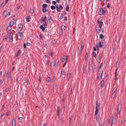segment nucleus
<instances>
[{
  "instance_id": "obj_1",
  "label": "nucleus",
  "mask_w": 126,
  "mask_h": 126,
  "mask_svg": "<svg viewBox=\"0 0 126 126\" xmlns=\"http://www.w3.org/2000/svg\"><path fill=\"white\" fill-rule=\"evenodd\" d=\"M12 26L9 25L7 27V31L8 33H10V34L9 36L10 41L12 42L13 41V34L12 32H11V30L12 29Z\"/></svg>"
},
{
  "instance_id": "obj_2",
  "label": "nucleus",
  "mask_w": 126,
  "mask_h": 126,
  "mask_svg": "<svg viewBox=\"0 0 126 126\" xmlns=\"http://www.w3.org/2000/svg\"><path fill=\"white\" fill-rule=\"evenodd\" d=\"M117 115L116 114H115L112 118L111 124L115 123L117 122Z\"/></svg>"
},
{
  "instance_id": "obj_3",
  "label": "nucleus",
  "mask_w": 126,
  "mask_h": 126,
  "mask_svg": "<svg viewBox=\"0 0 126 126\" xmlns=\"http://www.w3.org/2000/svg\"><path fill=\"white\" fill-rule=\"evenodd\" d=\"M23 36L21 32H18L17 34V38L19 40H20L22 39Z\"/></svg>"
},
{
  "instance_id": "obj_4",
  "label": "nucleus",
  "mask_w": 126,
  "mask_h": 126,
  "mask_svg": "<svg viewBox=\"0 0 126 126\" xmlns=\"http://www.w3.org/2000/svg\"><path fill=\"white\" fill-rule=\"evenodd\" d=\"M98 13L100 15H104L105 14V12L103 9L100 8L99 11L98 12Z\"/></svg>"
},
{
  "instance_id": "obj_5",
  "label": "nucleus",
  "mask_w": 126,
  "mask_h": 126,
  "mask_svg": "<svg viewBox=\"0 0 126 126\" xmlns=\"http://www.w3.org/2000/svg\"><path fill=\"white\" fill-rule=\"evenodd\" d=\"M23 26L21 24H19L18 26V28L17 29L18 32H20L22 29Z\"/></svg>"
},
{
  "instance_id": "obj_6",
  "label": "nucleus",
  "mask_w": 126,
  "mask_h": 126,
  "mask_svg": "<svg viewBox=\"0 0 126 126\" xmlns=\"http://www.w3.org/2000/svg\"><path fill=\"white\" fill-rule=\"evenodd\" d=\"M46 25V23H43V24L42 25H41L40 26V28L41 29H42L43 31H44L45 29Z\"/></svg>"
},
{
  "instance_id": "obj_7",
  "label": "nucleus",
  "mask_w": 126,
  "mask_h": 126,
  "mask_svg": "<svg viewBox=\"0 0 126 126\" xmlns=\"http://www.w3.org/2000/svg\"><path fill=\"white\" fill-rule=\"evenodd\" d=\"M16 21L14 19L11 20L9 23V25L12 26L16 22Z\"/></svg>"
},
{
  "instance_id": "obj_8",
  "label": "nucleus",
  "mask_w": 126,
  "mask_h": 126,
  "mask_svg": "<svg viewBox=\"0 0 126 126\" xmlns=\"http://www.w3.org/2000/svg\"><path fill=\"white\" fill-rule=\"evenodd\" d=\"M44 16V17H42L41 18L40 20H41V22L42 23L44 22V23H46L45 19L46 18H47V17L45 15Z\"/></svg>"
},
{
  "instance_id": "obj_9",
  "label": "nucleus",
  "mask_w": 126,
  "mask_h": 126,
  "mask_svg": "<svg viewBox=\"0 0 126 126\" xmlns=\"http://www.w3.org/2000/svg\"><path fill=\"white\" fill-rule=\"evenodd\" d=\"M122 109V108L121 107V106L119 107V106L118 108V114H120V113L121 111V109Z\"/></svg>"
},
{
  "instance_id": "obj_10",
  "label": "nucleus",
  "mask_w": 126,
  "mask_h": 126,
  "mask_svg": "<svg viewBox=\"0 0 126 126\" xmlns=\"http://www.w3.org/2000/svg\"><path fill=\"white\" fill-rule=\"evenodd\" d=\"M83 47V45H81V47H80V48H79V47L78 48V52L79 53L82 50V49Z\"/></svg>"
},
{
  "instance_id": "obj_11",
  "label": "nucleus",
  "mask_w": 126,
  "mask_h": 126,
  "mask_svg": "<svg viewBox=\"0 0 126 126\" xmlns=\"http://www.w3.org/2000/svg\"><path fill=\"white\" fill-rule=\"evenodd\" d=\"M3 16L4 17H6L8 15V13L6 11H4L3 14Z\"/></svg>"
},
{
  "instance_id": "obj_12",
  "label": "nucleus",
  "mask_w": 126,
  "mask_h": 126,
  "mask_svg": "<svg viewBox=\"0 0 126 126\" xmlns=\"http://www.w3.org/2000/svg\"><path fill=\"white\" fill-rule=\"evenodd\" d=\"M71 77V74L70 73H68L67 75V81H68Z\"/></svg>"
},
{
  "instance_id": "obj_13",
  "label": "nucleus",
  "mask_w": 126,
  "mask_h": 126,
  "mask_svg": "<svg viewBox=\"0 0 126 126\" xmlns=\"http://www.w3.org/2000/svg\"><path fill=\"white\" fill-rule=\"evenodd\" d=\"M103 55L102 53H100L99 56V60H101L102 59Z\"/></svg>"
},
{
  "instance_id": "obj_14",
  "label": "nucleus",
  "mask_w": 126,
  "mask_h": 126,
  "mask_svg": "<svg viewBox=\"0 0 126 126\" xmlns=\"http://www.w3.org/2000/svg\"><path fill=\"white\" fill-rule=\"evenodd\" d=\"M21 52V50H19L18 51L17 53L16 54L14 58H16L19 55V54L20 52Z\"/></svg>"
},
{
  "instance_id": "obj_15",
  "label": "nucleus",
  "mask_w": 126,
  "mask_h": 126,
  "mask_svg": "<svg viewBox=\"0 0 126 126\" xmlns=\"http://www.w3.org/2000/svg\"><path fill=\"white\" fill-rule=\"evenodd\" d=\"M104 80L101 81V87H103L104 86Z\"/></svg>"
},
{
  "instance_id": "obj_16",
  "label": "nucleus",
  "mask_w": 126,
  "mask_h": 126,
  "mask_svg": "<svg viewBox=\"0 0 126 126\" xmlns=\"http://www.w3.org/2000/svg\"><path fill=\"white\" fill-rule=\"evenodd\" d=\"M31 19V17L30 16H28L26 18V21L28 22H29Z\"/></svg>"
},
{
  "instance_id": "obj_17",
  "label": "nucleus",
  "mask_w": 126,
  "mask_h": 126,
  "mask_svg": "<svg viewBox=\"0 0 126 126\" xmlns=\"http://www.w3.org/2000/svg\"><path fill=\"white\" fill-rule=\"evenodd\" d=\"M101 44V43L100 42L98 43L99 46L100 47H102V46L104 45L103 43H102V44Z\"/></svg>"
},
{
  "instance_id": "obj_18",
  "label": "nucleus",
  "mask_w": 126,
  "mask_h": 126,
  "mask_svg": "<svg viewBox=\"0 0 126 126\" xmlns=\"http://www.w3.org/2000/svg\"><path fill=\"white\" fill-rule=\"evenodd\" d=\"M118 70V68H116V71H115V80H116L117 79V77H116V75H117V71Z\"/></svg>"
},
{
  "instance_id": "obj_19",
  "label": "nucleus",
  "mask_w": 126,
  "mask_h": 126,
  "mask_svg": "<svg viewBox=\"0 0 126 126\" xmlns=\"http://www.w3.org/2000/svg\"><path fill=\"white\" fill-rule=\"evenodd\" d=\"M116 90H117V89L116 88H114L113 89V91H112V92L113 93H116Z\"/></svg>"
},
{
  "instance_id": "obj_20",
  "label": "nucleus",
  "mask_w": 126,
  "mask_h": 126,
  "mask_svg": "<svg viewBox=\"0 0 126 126\" xmlns=\"http://www.w3.org/2000/svg\"><path fill=\"white\" fill-rule=\"evenodd\" d=\"M5 79L4 78H2L0 81V84H1Z\"/></svg>"
},
{
  "instance_id": "obj_21",
  "label": "nucleus",
  "mask_w": 126,
  "mask_h": 126,
  "mask_svg": "<svg viewBox=\"0 0 126 126\" xmlns=\"http://www.w3.org/2000/svg\"><path fill=\"white\" fill-rule=\"evenodd\" d=\"M116 93H113L111 96V98H114L115 97Z\"/></svg>"
},
{
  "instance_id": "obj_22",
  "label": "nucleus",
  "mask_w": 126,
  "mask_h": 126,
  "mask_svg": "<svg viewBox=\"0 0 126 126\" xmlns=\"http://www.w3.org/2000/svg\"><path fill=\"white\" fill-rule=\"evenodd\" d=\"M103 23V22L102 21L100 22V23H99V27L101 28L102 27V25Z\"/></svg>"
},
{
  "instance_id": "obj_23",
  "label": "nucleus",
  "mask_w": 126,
  "mask_h": 126,
  "mask_svg": "<svg viewBox=\"0 0 126 126\" xmlns=\"http://www.w3.org/2000/svg\"><path fill=\"white\" fill-rule=\"evenodd\" d=\"M48 19L49 22H51L52 21V20L51 18V17L50 16H48Z\"/></svg>"
},
{
  "instance_id": "obj_24",
  "label": "nucleus",
  "mask_w": 126,
  "mask_h": 126,
  "mask_svg": "<svg viewBox=\"0 0 126 126\" xmlns=\"http://www.w3.org/2000/svg\"><path fill=\"white\" fill-rule=\"evenodd\" d=\"M66 28L65 26L64 25H63L61 27V29L62 30H64Z\"/></svg>"
},
{
  "instance_id": "obj_25",
  "label": "nucleus",
  "mask_w": 126,
  "mask_h": 126,
  "mask_svg": "<svg viewBox=\"0 0 126 126\" xmlns=\"http://www.w3.org/2000/svg\"><path fill=\"white\" fill-rule=\"evenodd\" d=\"M10 72L9 71H8L7 74V77L8 78L10 76Z\"/></svg>"
},
{
  "instance_id": "obj_26",
  "label": "nucleus",
  "mask_w": 126,
  "mask_h": 126,
  "mask_svg": "<svg viewBox=\"0 0 126 126\" xmlns=\"http://www.w3.org/2000/svg\"><path fill=\"white\" fill-rule=\"evenodd\" d=\"M99 107V105H98V103L97 102H96V109H98V107Z\"/></svg>"
},
{
  "instance_id": "obj_27",
  "label": "nucleus",
  "mask_w": 126,
  "mask_h": 126,
  "mask_svg": "<svg viewBox=\"0 0 126 126\" xmlns=\"http://www.w3.org/2000/svg\"><path fill=\"white\" fill-rule=\"evenodd\" d=\"M54 65H55V63L54 62H52L50 64V66L51 67H52Z\"/></svg>"
},
{
  "instance_id": "obj_28",
  "label": "nucleus",
  "mask_w": 126,
  "mask_h": 126,
  "mask_svg": "<svg viewBox=\"0 0 126 126\" xmlns=\"http://www.w3.org/2000/svg\"><path fill=\"white\" fill-rule=\"evenodd\" d=\"M93 56L95 58H96V52H93L92 53Z\"/></svg>"
},
{
  "instance_id": "obj_29",
  "label": "nucleus",
  "mask_w": 126,
  "mask_h": 126,
  "mask_svg": "<svg viewBox=\"0 0 126 126\" xmlns=\"http://www.w3.org/2000/svg\"><path fill=\"white\" fill-rule=\"evenodd\" d=\"M56 6H55V7L57 9V11H61V10L59 9V7L58 6H57V5H56Z\"/></svg>"
},
{
  "instance_id": "obj_30",
  "label": "nucleus",
  "mask_w": 126,
  "mask_h": 126,
  "mask_svg": "<svg viewBox=\"0 0 126 126\" xmlns=\"http://www.w3.org/2000/svg\"><path fill=\"white\" fill-rule=\"evenodd\" d=\"M47 80L48 82H50L51 80V78L50 77H48L47 79Z\"/></svg>"
},
{
  "instance_id": "obj_31",
  "label": "nucleus",
  "mask_w": 126,
  "mask_h": 126,
  "mask_svg": "<svg viewBox=\"0 0 126 126\" xmlns=\"http://www.w3.org/2000/svg\"><path fill=\"white\" fill-rule=\"evenodd\" d=\"M119 62H117L116 63V67L117 68L119 67Z\"/></svg>"
},
{
  "instance_id": "obj_32",
  "label": "nucleus",
  "mask_w": 126,
  "mask_h": 126,
  "mask_svg": "<svg viewBox=\"0 0 126 126\" xmlns=\"http://www.w3.org/2000/svg\"><path fill=\"white\" fill-rule=\"evenodd\" d=\"M99 37L101 39H102L104 38V36L102 34H101L100 35Z\"/></svg>"
},
{
  "instance_id": "obj_33",
  "label": "nucleus",
  "mask_w": 126,
  "mask_h": 126,
  "mask_svg": "<svg viewBox=\"0 0 126 126\" xmlns=\"http://www.w3.org/2000/svg\"><path fill=\"white\" fill-rule=\"evenodd\" d=\"M29 12H30V13H32L34 12V11L32 9H30V10L29 11Z\"/></svg>"
},
{
  "instance_id": "obj_34",
  "label": "nucleus",
  "mask_w": 126,
  "mask_h": 126,
  "mask_svg": "<svg viewBox=\"0 0 126 126\" xmlns=\"http://www.w3.org/2000/svg\"><path fill=\"white\" fill-rule=\"evenodd\" d=\"M29 83V80L26 79V82L24 83L27 84H28Z\"/></svg>"
},
{
  "instance_id": "obj_35",
  "label": "nucleus",
  "mask_w": 126,
  "mask_h": 126,
  "mask_svg": "<svg viewBox=\"0 0 126 126\" xmlns=\"http://www.w3.org/2000/svg\"><path fill=\"white\" fill-rule=\"evenodd\" d=\"M51 8L52 10H54L55 9V7L53 5L51 6Z\"/></svg>"
},
{
  "instance_id": "obj_36",
  "label": "nucleus",
  "mask_w": 126,
  "mask_h": 126,
  "mask_svg": "<svg viewBox=\"0 0 126 126\" xmlns=\"http://www.w3.org/2000/svg\"><path fill=\"white\" fill-rule=\"evenodd\" d=\"M69 6L68 5H67L66 7V10L67 11H68L69 10Z\"/></svg>"
},
{
  "instance_id": "obj_37",
  "label": "nucleus",
  "mask_w": 126,
  "mask_h": 126,
  "mask_svg": "<svg viewBox=\"0 0 126 126\" xmlns=\"http://www.w3.org/2000/svg\"><path fill=\"white\" fill-rule=\"evenodd\" d=\"M47 6V4H44L43 5V8H46Z\"/></svg>"
},
{
  "instance_id": "obj_38",
  "label": "nucleus",
  "mask_w": 126,
  "mask_h": 126,
  "mask_svg": "<svg viewBox=\"0 0 126 126\" xmlns=\"http://www.w3.org/2000/svg\"><path fill=\"white\" fill-rule=\"evenodd\" d=\"M46 8H42V11L43 12H45L46 11Z\"/></svg>"
},
{
  "instance_id": "obj_39",
  "label": "nucleus",
  "mask_w": 126,
  "mask_h": 126,
  "mask_svg": "<svg viewBox=\"0 0 126 126\" xmlns=\"http://www.w3.org/2000/svg\"><path fill=\"white\" fill-rule=\"evenodd\" d=\"M98 109H96V110L95 112V114L96 115L98 113Z\"/></svg>"
},
{
  "instance_id": "obj_40",
  "label": "nucleus",
  "mask_w": 126,
  "mask_h": 126,
  "mask_svg": "<svg viewBox=\"0 0 126 126\" xmlns=\"http://www.w3.org/2000/svg\"><path fill=\"white\" fill-rule=\"evenodd\" d=\"M65 59L63 58H62L61 59V60L63 62L65 60Z\"/></svg>"
},
{
  "instance_id": "obj_41",
  "label": "nucleus",
  "mask_w": 126,
  "mask_h": 126,
  "mask_svg": "<svg viewBox=\"0 0 126 126\" xmlns=\"http://www.w3.org/2000/svg\"><path fill=\"white\" fill-rule=\"evenodd\" d=\"M59 9H60L61 10V9H63V7H62V6L60 5L59 6Z\"/></svg>"
},
{
  "instance_id": "obj_42",
  "label": "nucleus",
  "mask_w": 126,
  "mask_h": 126,
  "mask_svg": "<svg viewBox=\"0 0 126 126\" xmlns=\"http://www.w3.org/2000/svg\"><path fill=\"white\" fill-rule=\"evenodd\" d=\"M20 6L19 5V6H18V7H17L16 8V11H18L20 9Z\"/></svg>"
},
{
  "instance_id": "obj_43",
  "label": "nucleus",
  "mask_w": 126,
  "mask_h": 126,
  "mask_svg": "<svg viewBox=\"0 0 126 126\" xmlns=\"http://www.w3.org/2000/svg\"><path fill=\"white\" fill-rule=\"evenodd\" d=\"M65 72L63 71H62L61 72V74L62 75H65Z\"/></svg>"
},
{
  "instance_id": "obj_44",
  "label": "nucleus",
  "mask_w": 126,
  "mask_h": 126,
  "mask_svg": "<svg viewBox=\"0 0 126 126\" xmlns=\"http://www.w3.org/2000/svg\"><path fill=\"white\" fill-rule=\"evenodd\" d=\"M88 54L87 53H86L85 56V60H86V59L87 58V57H88Z\"/></svg>"
},
{
  "instance_id": "obj_45",
  "label": "nucleus",
  "mask_w": 126,
  "mask_h": 126,
  "mask_svg": "<svg viewBox=\"0 0 126 126\" xmlns=\"http://www.w3.org/2000/svg\"><path fill=\"white\" fill-rule=\"evenodd\" d=\"M107 7L109 8H110V3H108L107 5Z\"/></svg>"
},
{
  "instance_id": "obj_46",
  "label": "nucleus",
  "mask_w": 126,
  "mask_h": 126,
  "mask_svg": "<svg viewBox=\"0 0 126 126\" xmlns=\"http://www.w3.org/2000/svg\"><path fill=\"white\" fill-rule=\"evenodd\" d=\"M72 117L71 116V117H70L69 118V119L70 120L69 121V124H70L71 123V121H70V120L72 119Z\"/></svg>"
},
{
  "instance_id": "obj_47",
  "label": "nucleus",
  "mask_w": 126,
  "mask_h": 126,
  "mask_svg": "<svg viewBox=\"0 0 126 126\" xmlns=\"http://www.w3.org/2000/svg\"><path fill=\"white\" fill-rule=\"evenodd\" d=\"M103 64V63H102L100 64V65L99 66V69L101 68L102 66V65Z\"/></svg>"
},
{
  "instance_id": "obj_48",
  "label": "nucleus",
  "mask_w": 126,
  "mask_h": 126,
  "mask_svg": "<svg viewBox=\"0 0 126 126\" xmlns=\"http://www.w3.org/2000/svg\"><path fill=\"white\" fill-rule=\"evenodd\" d=\"M56 2L55 1H52V4L53 5H55L56 4Z\"/></svg>"
},
{
  "instance_id": "obj_49",
  "label": "nucleus",
  "mask_w": 126,
  "mask_h": 126,
  "mask_svg": "<svg viewBox=\"0 0 126 126\" xmlns=\"http://www.w3.org/2000/svg\"><path fill=\"white\" fill-rule=\"evenodd\" d=\"M59 110H60L59 108V107H58L57 108V113H58V114L59 113V112H60Z\"/></svg>"
},
{
  "instance_id": "obj_50",
  "label": "nucleus",
  "mask_w": 126,
  "mask_h": 126,
  "mask_svg": "<svg viewBox=\"0 0 126 126\" xmlns=\"http://www.w3.org/2000/svg\"><path fill=\"white\" fill-rule=\"evenodd\" d=\"M52 43L53 44H55L56 43V41L54 40H52Z\"/></svg>"
},
{
  "instance_id": "obj_51",
  "label": "nucleus",
  "mask_w": 126,
  "mask_h": 126,
  "mask_svg": "<svg viewBox=\"0 0 126 126\" xmlns=\"http://www.w3.org/2000/svg\"><path fill=\"white\" fill-rule=\"evenodd\" d=\"M63 14H62L61 15V16L60 17V18L61 19H62L63 18Z\"/></svg>"
},
{
  "instance_id": "obj_52",
  "label": "nucleus",
  "mask_w": 126,
  "mask_h": 126,
  "mask_svg": "<svg viewBox=\"0 0 126 126\" xmlns=\"http://www.w3.org/2000/svg\"><path fill=\"white\" fill-rule=\"evenodd\" d=\"M4 114L3 113H2L0 116V119L1 118L2 116H3Z\"/></svg>"
},
{
  "instance_id": "obj_53",
  "label": "nucleus",
  "mask_w": 126,
  "mask_h": 126,
  "mask_svg": "<svg viewBox=\"0 0 126 126\" xmlns=\"http://www.w3.org/2000/svg\"><path fill=\"white\" fill-rule=\"evenodd\" d=\"M10 112L9 111H7V112H6V115L7 116H8L9 115Z\"/></svg>"
},
{
  "instance_id": "obj_54",
  "label": "nucleus",
  "mask_w": 126,
  "mask_h": 126,
  "mask_svg": "<svg viewBox=\"0 0 126 126\" xmlns=\"http://www.w3.org/2000/svg\"><path fill=\"white\" fill-rule=\"evenodd\" d=\"M96 31L98 33H99L100 32V30L99 29H97L96 30Z\"/></svg>"
},
{
  "instance_id": "obj_55",
  "label": "nucleus",
  "mask_w": 126,
  "mask_h": 126,
  "mask_svg": "<svg viewBox=\"0 0 126 126\" xmlns=\"http://www.w3.org/2000/svg\"><path fill=\"white\" fill-rule=\"evenodd\" d=\"M9 90V89L8 88H6L5 90V92H7Z\"/></svg>"
},
{
  "instance_id": "obj_56",
  "label": "nucleus",
  "mask_w": 126,
  "mask_h": 126,
  "mask_svg": "<svg viewBox=\"0 0 126 126\" xmlns=\"http://www.w3.org/2000/svg\"><path fill=\"white\" fill-rule=\"evenodd\" d=\"M27 46H29L30 45V44L28 42H27Z\"/></svg>"
},
{
  "instance_id": "obj_57",
  "label": "nucleus",
  "mask_w": 126,
  "mask_h": 126,
  "mask_svg": "<svg viewBox=\"0 0 126 126\" xmlns=\"http://www.w3.org/2000/svg\"><path fill=\"white\" fill-rule=\"evenodd\" d=\"M19 119L20 120H22L23 119V118L22 117H19Z\"/></svg>"
},
{
  "instance_id": "obj_58",
  "label": "nucleus",
  "mask_w": 126,
  "mask_h": 126,
  "mask_svg": "<svg viewBox=\"0 0 126 126\" xmlns=\"http://www.w3.org/2000/svg\"><path fill=\"white\" fill-rule=\"evenodd\" d=\"M24 48H25L26 47V43H24Z\"/></svg>"
},
{
  "instance_id": "obj_59",
  "label": "nucleus",
  "mask_w": 126,
  "mask_h": 126,
  "mask_svg": "<svg viewBox=\"0 0 126 126\" xmlns=\"http://www.w3.org/2000/svg\"><path fill=\"white\" fill-rule=\"evenodd\" d=\"M74 87H72L71 88V93H72V91H73V90H74Z\"/></svg>"
},
{
  "instance_id": "obj_60",
  "label": "nucleus",
  "mask_w": 126,
  "mask_h": 126,
  "mask_svg": "<svg viewBox=\"0 0 126 126\" xmlns=\"http://www.w3.org/2000/svg\"><path fill=\"white\" fill-rule=\"evenodd\" d=\"M103 73V72H102V73L101 74V79H103L104 78H102V77Z\"/></svg>"
},
{
  "instance_id": "obj_61",
  "label": "nucleus",
  "mask_w": 126,
  "mask_h": 126,
  "mask_svg": "<svg viewBox=\"0 0 126 126\" xmlns=\"http://www.w3.org/2000/svg\"><path fill=\"white\" fill-rule=\"evenodd\" d=\"M64 19L65 20H66V21H67V16H65V17H64Z\"/></svg>"
},
{
  "instance_id": "obj_62",
  "label": "nucleus",
  "mask_w": 126,
  "mask_h": 126,
  "mask_svg": "<svg viewBox=\"0 0 126 126\" xmlns=\"http://www.w3.org/2000/svg\"><path fill=\"white\" fill-rule=\"evenodd\" d=\"M39 80L40 81V82H41V78L40 77L39 78Z\"/></svg>"
},
{
  "instance_id": "obj_63",
  "label": "nucleus",
  "mask_w": 126,
  "mask_h": 126,
  "mask_svg": "<svg viewBox=\"0 0 126 126\" xmlns=\"http://www.w3.org/2000/svg\"><path fill=\"white\" fill-rule=\"evenodd\" d=\"M46 123H45L43 124V125L44 126H46Z\"/></svg>"
},
{
  "instance_id": "obj_64",
  "label": "nucleus",
  "mask_w": 126,
  "mask_h": 126,
  "mask_svg": "<svg viewBox=\"0 0 126 126\" xmlns=\"http://www.w3.org/2000/svg\"><path fill=\"white\" fill-rule=\"evenodd\" d=\"M39 36L40 38H43V36L42 35H40Z\"/></svg>"
}]
</instances>
